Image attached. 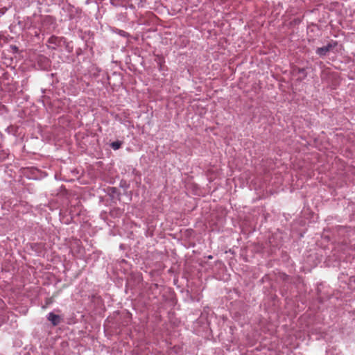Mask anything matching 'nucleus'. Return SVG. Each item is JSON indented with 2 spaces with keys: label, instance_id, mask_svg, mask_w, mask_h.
<instances>
[{
  "label": "nucleus",
  "instance_id": "nucleus-1",
  "mask_svg": "<svg viewBox=\"0 0 355 355\" xmlns=\"http://www.w3.org/2000/svg\"><path fill=\"white\" fill-rule=\"evenodd\" d=\"M337 45L338 42L336 41L331 40L327 46L318 48L316 49V53L320 56H324L331 50L337 46Z\"/></svg>",
  "mask_w": 355,
  "mask_h": 355
},
{
  "label": "nucleus",
  "instance_id": "nucleus-4",
  "mask_svg": "<svg viewBox=\"0 0 355 355\" xmlns=\"http://www.w3.org/2000/svg\"><path fill=\"white\" fill-rule=\"evenodd\" d=\"M122 142L119 141L112 142L110 146L114 150H118L121 148Z\"/></svg>",
  "mask_w": 355,
  "mask_h": 355
},
{
  "label": "nucleus",
  "instance_id": "nucleus-2",
  "mask_svg": "<svg viewBox=\"0 0 355 355\" xmlns=\"http://www.w3.org/2000/svg\"><path fill=\"white\" fill-rule=\"evenodd\" d=\"M48 320H49L53 326H57L61 322V318L60 315H56L52 312L49 313L47 316Z\"/></svg>",
  "mask_w": 355,
  "mask_h": 355
},
{
  "label": "nucleus",
  "instance_id": "nucleus-3",
  "mask_svg": "<svg viewBox=\"0 0 355 355\" xmlns=\"http://www.w3.org/2000/svg\"><path fill=\"white\" fill-rule=\"evenodd\" d=\"M62 42V38L55 35H52L48 40V43L52 44V48L55 49L56 46H60Z\"/></svg>",
  "mask_w": 355,
  "mask_h": 355
},
{
  "label": "nucleus",
  "instance_id": "nucleus-5",
  "mask_svg": "<svg viewBox=\"0 0 355 355\" xmlns=\"http://www.w3.org/2000/svg\"><path fill=\"white\" fill-rule=\"evenodd\" d=\"M1 137H2V135L0 133V138H1Z\"/></svg>",
  "mask_w": 355,
  "mask_h": 355
}]
</instances>
